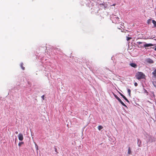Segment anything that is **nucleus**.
Masks as SVG:
<instances>
[{"label": "nucleus", "mask_w": 156, "mask_h": 156, "mask_svg": "<svg viewBox=\"0 0 156 156\" xmlns=\"http://www.w3.org/2000/svg\"><path fill=\"white\" fill-rule=\"evenodd\" d=\"M23 63H21L20 64V66H21V68H22V69L23 70H24L25 69V67L23 66Z\"/></svg>", "instance_id": "18"}, {"label": "nucleus", "mask_w": 156, "mask_h": 156, "mask_svg": "<svg viewBox=\"0 0 156 156\" xmlns=\"http://www.w3.org/2000/svg\"><path fill=\"white\" fill-rule=\"evenodd\" d=\"M131 38H132L131 37H127L126 39L127 41H128L130 39H131Z\"/></svg>", "instance_id": "21"}, {"label": "nucleus", "mask_w": 156, "mask_h": 156, "mask_svg": "<svg viewBox=\"0 0 156 156\" xmlns=\"http://www.w3.org/2000/svg\"><path fill=\"white\" fill-rule=\"evenodd\" d=\"M137 141H138V143H138V146L140 147V145H141V140L139 139H138V140H137Z\"/></svg>", "instance_id": "10"}, {"label": "nucleus", "mask_w": 156, "mask_h": 156, "mask_svg": "<svg viewBox=\"0 0 156 156\" xmlns=\"http://www.w3.org/2000/svg\"><path fill=\"white\" fill-rule=\"evenodd\" d=\"M144 42H136V44L139 48H142L144 47Z\"/></svg>", "instance_id": "3"}, {"label": "nucleus", "mask_w": 156, "mask_h": 156, "mask_svg": "<svg viewBox=\"0 0 156 156\" xmlns=\"http://www.w3.org/2000/svg\"><path fill=\"white\" fill-rule=\"evenodd\" d=\"M44 95H42V96H41V98L43 99V100H44Z\"/></svg>", "instance_id": "23"}, {"label": "nucleus", "mask_w": 156, "mask_h": 156, "mask_svg": "<svg viewBox=\"0 0 156 156\" xmlns=\"http://www.w3.org/2000/svg\"><path fill=\"white\" fill-rule=\"evenodd\" d=\"M135 76L137 79L140 80L144 78L145 75L142 72H138L136 73Z\"/></svg>", "instance_id": "1"}, {"label": "nucleus", "mask_w": 156, "mask_h": 156, "mask_svg": "<svg viewBox=\"0 0 156 156\" xmlns=\"http://www.w3.org/2000/svg\"><path fill=\"white\" fill-rule=\"evenodd\" d=\"M18 138L19 140L22 141L23 140V134L21 133H20L18 136Z\"/></svg>", "instance_id": "5"}, {"label": "nucleus", "mask_w": 156, "mask_h": 156, "mask_svg": "<svg viewBox=\"0 0 156 156\" xmlns=\"http://www.w3.org/2000/svg\"><path fill=\"white\" fill-rule=\"evenodd\" d=\"M38 146H37V149Z\"/></svg>", "instance_id": "29"}, {"label": "nucleus", "mask_w": 156, "mask_h": 156, "mask_svg": "<svg viewBox=\"0 0 156 156\" xmlns=\"http://www.w3.org/2000/svg\"><path fill=\"white\" fill-rule=\"evenodd\" d=\"M134 85L136 87L138 85V84L136 82V83H134Z\"/></svg>", "instance_id": "22"}, {"label": "nucleus", "mask_w": 156, "mask_h": 156, "mask_svg": "<svg viewBox=\"0 0 156 156\" xmlns=\"http://www.w3.org/2000/svg\"><path fill=\"white\" fill-rule=\"evenodd\" d=\"M153 46V45L152 44H146L145 42H144V47L145 48H146L147 47L152 46Z\"/></svg>", "instance_id": "4"}, {"label": "nucleus", "mask_w": 156, "mask_h": 156, "mask_svg": "<svg viewBox=\"0 0 156 156\" xmlns=\"http://www.w3.org/2000/svg\"><path fill=\"white\" fill-rule=\"evenodd\" d=\"M101 5H104V4H101Z\"/></svg>", "instance_id": "28"}, {"label": "nucleus", "mask_w": 156, "mask_h": 156, "mask_svg": "<svg viewBox=\"0 0 156 156\" xmlns=\"http://www.w3.org/2000/svg\"><path fill=\"white\" fill-rule=\"evenodd\" d=\"M103 128V127L101 126H98V129L99 130H100Z\"/></svg>", "instance_id": "15"}, {"label": "nucleus", "mask_w": 156, "mask_h": 156, "mask_svg": "<svg viewBox=\"0 0 156 156\" xmlns=\"http://www.w3.org/2000/svg\"><path fill=\"white\" fill-rule=\"evenodd\" d=\"M15 133L16 134H17L18 133V132L17 131H16L15 132Z\"/></svg>", "instance_id": "27"}, {"label": "nucleus", "mask_w": 156, "mask_h": 156, "mask_svg": "<svg viewBox=\"0 0 156 156\" xmlns=\"http://www.w3.org/2000/svg\"><path fill=\"white\" fill-rule=\"evenodd\" d=\"M151 20H152L151 19H148L147 20V23L148 24H150L151 23Z\"/></svg>", "instance_id": "17"}, {"label": "nucleus", "mask_w": 156, "mask_h": 156, "mask_svg": "<svg viewBox=\"0 0 156 156\" xmlns=\"http://www.w3.org/2000/svg\"><path fill=\"white\" fill-rule=\"evenodd\" d=\"M119 102L124 106L127 107L126 105L124 104V103L121 101H121H119Z\"/></svg>", "instance_id": "13"}, {"label": "nucleus", "mask_w": 156, "mask_h": 156, "mask_svg": "<svg viewBox=\"0 0 156 156\" xmlns=\"http://www.w3.org/2000/svg\"><path fill=\"white\" fill-rule=\"evenodd\" d=\"M153 85L154 86V87H156V85L154 84V82L153 83Z\"/></svg>", "instance_id": "25"}, {"label": "nucleus", "mask_w": 156, "mask_h": 156, "mask_svg": "<svg viewBox=\"0 0 156 156\" xmlns=\"http://www.w3.org/2000/svg\"><path fill=\"white\" fill-rule=\"evenodd\" d=\"M119 18L118 17H117L116 15H115L114 17L113 18L112 22L113 23L115 24H118L119 23Z\"/></svg>", "instance_id": "2"}, {"label": "nucleus", "mask_w": 156, "mask_h": 156, "mask_svg": "<svg viewBox=\"0 0 156 156\" xmlns=\"http://www.w3.org/2000/svg\"><path fill=\"white\" fill-rule=\"evenodd\" d=\"M127 90H128V92L129 94V96H130L131 90L129 89H128Z\"/></svg>", "instance_id": "19"}, {"label": "nucleus", "mask_w": 156, "mask_h": 156, "mask_svg": "<svg viewBox=\"0 0 156 156\" xmlns=\"http://www.w3.org/2000/svg\"><path fill=\"white\" fill-rule=\"evenodd\" d=\"M119 102L124 106L127 107L126 105L124 104V103L121 101H121H119Z\"/></svg>", "instance_id": "12"}, {"label": "nucleus", "mask_w": 156, "mask_h": 156, "mask_svg": "<svg viewBox=\"0 0 156 156\" xmlns=\"http://www.w3.org/2000/svg\"><path fill=\"white\" fill-rule=\"evenodd\" d=\"M131 149H130V147H129L128 148V154H131Z\"/></svg>", "instance_id": "14"}, {"label": "nucleus", "mask_w": 156, "mask_h": 156, "mask_svg": "<svg viewBox=\"0 0 156 156\" xmlns=\"http://www.w3.org/2000/svg\"><path fill=\"white\" fill-rule=\"evenodd\" d=\"M114 96L115 97V98L117 100H118L119 101H121V99L116 94H114Z\"/></svg>", "instance_id": "11"}, {"label": "nucleus", "mask_w": 156, "mask_h": 156, "mask_svg": "<svg viewBox=\"0 0 156 156\" xmlns=\"http://www.w3.org/2000/svg\"><path fill=\"white\" fill-rule=\"evenodd\" d=\"M120 94L121 95V96L122 97L128 102L129 103V100L127 99L125 97V96H124L123 94H122L120 93Z\"/></svg>", "instance_id": "7"}, {"label": "nucleus", "mask_w": 156, "mask_h": 156, "mask_svg": "<svg viewBox=\"0 0 156 156\" xmlns=\"http://www.w3.org/2000/svg\"><path fill=\"white\" fill-rule=\"evenodd\" d=\"M115 4H113L112 5H111L112 6H115Z\"/></svg>", "instance_id": "26"}, {"label": "nucleus", "mask_w": 156, "mask_h": 156, "mask_svg": "<svg viewBox=\"0 0 156 156\" xmlns=\"http://www.w3.org/2000/svg\"><path fill=\"white\" fill-rule=\"evenodd\" d=\"M146 61L149 63H154V61L151 58H148L146 60Z\"/></svg>", "instance_id": "6"}, {"label": "nucleus", "mask_w": 156, "mask_h": 156, "mask_svg": "<svg viewBox=\"0 0 156 156\" xmlns=\"http://www.w3.org/2000/svg\"><path fill=\"white\" fill-rule=\"evenodd\" d=\"M55 151L57 153H58V152H57V148H55Z\"/></svg>", "instance_id": "24"}, {"label": "nucleus", "mask_w": 156, "mask_h": 156, "mask_svg": "<svg viewBox=\"0 0 156 156\" xmlns=\"http://www.w3.org/2000/svg\"><path fill=\"white\" fill-rule=\"evenodd\" d=\"M152 74L153 75V77L154 78H156V69L152 72Z\"/></svg>", "instance_id": "9"}, {"label": "nucleus", "mask_w": 156, "mask_h": 156, "mask_svg": "<svg viewBox=\"0 0 156 156\" xmlns=\"http://www.w3.org/2000/svg\"><path fill=\"white\" fill-rule=\"evenodd\" d=\"M152 21L153 23L154 24V27H156V21L154 20H152Z\"/></svg>", "instance_id": "16"}, {"label": "nucleus", "mask_w": 156, "mask_h": 156, "mask_svg": "<svg viewBox=\"0 0 156 156\" xmlns=\"http://www.w3.org/2000/svg\"><path fill=\"white\" fill-rule=\"evenodd\" d=\"M23 142H20L18 144V145L19 147H20L22 144H23Z\"/></svg>", "instance_id": "20"}, {"label": "nucleus", "mask_w": 156, "mask_h": 156, "mask_svg": "<svg viewBox=\"0 0 156 156\" xmlns=\"http://www.w3.org/2000/svg\"><path fill=\"white\" fill-rule=\"evenodd\" d=\"M130 65L131 66H132L134 68H136L137 67L136 64L135 63H131L130 64Z\"/></svg>", "instance_id": "8"}]
</instances>
